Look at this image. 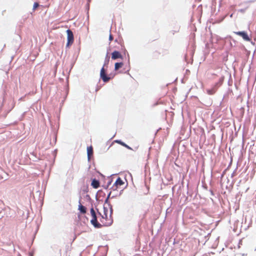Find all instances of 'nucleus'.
<instances>
[{"instance_id": "nucleus-11", "label": "nucleus", "mask_w": 256, "mask_h": 256, "mask_svg": "<svg viewBox=\"0 0 256 256\" xmlns=\"http://www.w3.org/2000/svg\"><path fill=\"white\" fill-rule=\"evenodd\" d=\"M124 182H123L122 180L120 178H118L117 180H116L114 184L116 186H121L122 184H124Z\"/></svg>"}, {"instance_id": "nucleus-5", "label": "nucleus", "mask_w": 256, "mask_h": 256, "mask_svg": "<svg viewBox=\"0 0 256 256\" xmlns=\"http://www.w3.org/2000/svg\"><path fill=\"white\" fill-rule=\"evenodd\" d=\"M234 33L236 35L242 36V38L246 41L249 42L250 40V39L248 37L247 33L245 32H234Z\"/></svg>"}, {"instance_id": "nucleus-16", "label": "nucleus", "mask_w": 256, "mask_h": 256, "mask_svg": "<svg viewBox=\"0 0 256 256\" xmlns=\"http://www.w3.org/2000/svg\"><path fill=\"white\" fill-rule=\"evenodd\" d=\"M112 40H113V36L111 34H110V35L109 36V40L110 41H112Z\"/></svg>"}, {"instance_id": "nucleus-12", "label": "nucleus", "mask_w": 256, "mask_h": 256, "mask_svg": "<svg viewBox=\"0 0 256 256\" xmlns=\"http://www.w3.org/2000/svg\"><path fill=\"white\" fill-rule=\"evenodd\" d=\"M115 142L116 143H118V144H120V145L124 146L125 148H127L129 149V150H132L130 147L128 146L124 142H122L120 140H116Z\"/></svg>"}, {"instance_id": "nucleus-13", "label": "nucleus", "mask_w": 256, "mask_h": 256, "mask_svg": "<svg viewBox=\"0 0 256 256\" xmlns=\"http://www.w3.org/2000/svg\"><path fill=\"white\" fill-rule=\"evenodd\" d=\"M122 62H116L114 65V70H118L120 68H122Z\"/></svg>"}, {"instance_id": "nucleus-10", "label": "nucleus", "mask_w": 256, "mask_h": 256, "mask_svg": "<svg viewBox=\"0 0 256 256\" xmlns=\"http://www.w3.org/2000/svg\"><path fill=\"white\" fill-rule=\"evenodd\" d=\"M78 210L82 214H86V208L81 204L78 205Z\"/></svg>"}, {"instance_id": "nucleus-8", "label": "nucleus", "mask_w": 256, "mask_h": 256, "mask_svg": "<svg viewBox=\"0 0 256 256\" xmlns=\"http://www.w3.org/2000/svg\"><path fill=\"white\" fill-rule=\"evenodd\" d=\"M91 186L94 188H98L100 186V182L96 179H93L92 182Z\"/></svg>"}, {"instance_id": "nucleus-15", "label": "nucleus", "mask_w": 256, "mask_h": 256, "mask_svg": "<svg viewBox=\"0 0 256 256\" xmlns=\"http://www.w3.org/2000/svg\"><path fill=\"white\" fill-rule=\"evenodd\" d=\"M38 6L39 4L38 2H34L33 6V10H34Z\"/></svg>"}, {"instance_id": "nucleus-3", "label": "nucleus", "mask_w": 256, "mask_h": 256, "mask_svg": "<svg viewBox=\"0 0 256 256\" xmlns=\"http://www.w3.org/2000/svg\"><path fill=\"white\" fill-rule=\"evenodd\" d=\"M66 34H67V40L68 42L66 44V46H70L72 45L74 42V34L70 30H66Z\"/></svg>"}, {"instance_id": "nucleus-7", "label": "nucleus", "mask_w": 256, "mask_h": 256, "mask_svg": "<svg viewBox=\"0 0 256 256\" xmlns=\"http://www.w3.org/2000/svg\"><path fill=\"white\" fill-rule=\"evenodd\" d=\"M218 84V83H216L213 88H212L210 89L207 90H206L207 93L210 95H212V94H214L218 89V88H217Z\"/></svg>"}, {"instance_id": "nucleus-1", "label": "nucleus", "mask_w": 256, "mask_h": 256, "mask_svg": "<svg viewBox=\"0 0 256 256\" xmlns=\"http://www.w3.org/2000/svg\"><path fill=\"white\" fill-rule=\"evenodd\" d=\"M112 208H110V210H108L107 208H106L105 206H104L103 212H100V214L102 216V218L100 219V220L103 224L104 225L108 226L112 224Z\"/></svg>"}, {"instance_id": "nucleus-2", "label": "nucleus", "mask_w": 256, "mask_h": 256, "mask_svg": "<svg viewBox=\"0 0 256 256\" xmlns=\"http://www.w3.org/2000/svg\"><path fill=\"white\" fill-rule=\"evenodd\" d=\"M90 214L92 218L90 220L91 224L95 227L100 228L102 226V224L98 222L95 211L93 208L90 209Z\"/></svg>"}, {"instance_id": "nucleus-4", "label": "nucleus", "mask_w": 256, "mask_h": 256, "mask_svg": "<svg viewBox=\"0 0 256 256\" xmlns=\"http://www.w3.org/2000/svg\"><path fill=\"white\" fill-rule=\"evenodd\" d=\"M100 76L102 80L105 82H108L110 80V78L106 74V70L104 67L102 68L100 70Z\"/></svg>"}, {"instance_id": "nucleus-9", "label": "nucleus", "mask_w": 256, "mask_h": 256, "mask_svg": "<svg viewBox=\"0 0 256 256\" xmlns=\"http://www.w3.org/2000/svg\"><path fill=\"white\" fill-rule=\"evenodd\" d=\"M88 158V160H90L91 156L93 154V148L92 146L88 147L87 148Z\"/></svg>"}, {"instance_id": "nucleus-6", "label": "nucleus", "mask_w": 256, "mask_h": 256, "mask_svg": "<svg viewBox=\"0 0 256 256\" xmlns=\"http://www.w3.org/2000/svg\"><path fill=\"white\" fill-rule=\"evenodd\" d=\"M122 54L118 51H114L112 54V60H116L117 58H122Z\"/></svg>"}, {"instance_id": "nucleus-14", "label": "nucleus", "mask_w": 256, "mask_h": 256, "mask_svg": "<svg viewBox=\"0 0 256 256\" xmlns=\"http://www.w3.org/2000/svg\"><path fill=\"white\" fill-rule=\"evenodd\" d=\"M224 80V76L221 77L220 79L218 82H217L218 83V84L217 86V88H218L220 86H221Z\"/></svg>"}, {"instance_id": "nucleus-17", "label": "nucleus", "mask_w": 256, "mask_h": 256, "mask_svg": "<svg viewBox=\"0 0 256 256\" xmlns=\"http://www.w3.org/2000/svg\"><path fill=\"white\" fill-rule=\"evenodd\" d=\"M212 75L214 76H217V75L215 74H213Z\"/></svg>"}]
</instances>
